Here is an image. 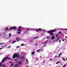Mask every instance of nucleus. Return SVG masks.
Returning <instances> with one entry per match:
<instances>
[{
    "instance_id": "1",
    "label": "nucleus",
    "mask_w": 67,
    "mask_h": 67,
    "mask_svg": "<svg viewBox=\"0 0 67 67\" xmlns=\"http://www.w3.org/2000/svg\"><path fill=\"white\" fill-rule=\"evenodd\" d=\"M19 54V53H16L14 54L13 58H15V57H16V58H17V57L19 58L20 57V55Z\"/></svg>"
},
{
    "instance_id": "2",
    "label": "nucleus",
    "mask_w": 67,
    "mask_h": 67,
    "mask_svg": "<svg viewBox=\"0 0 67 67\" xmlns=\"http://www.w3.org/2000/svg\"><path fill=\"white\" fill-rule=\"evenodd\" d=\"M55 31H56L55 29L50 30V33H49L50 34H51L52 35H54V34H53V33L52 32H55Z\"/></svg>"
},
{
    "instance_id": "3",
    "label": "nucleus",
    "mask_w": 67,
    "mask_h": 67,
    "mask_svg": "<svg viewBox=\"0 0 67 67\" xmlns=\"http://www.w3.org/2000/svg\"><path fill=\"white\" fill-rule=\"evenodd\" d=\"M16 30V27L14 26V27H12L10 28V30Z\"/></svg>"
},
{
    "instance_id": "4",
    "label": "nucleus",
    "mask_w": 67,
    "mask_h": 67,
    "mask_svg": "<svg viewBox=\"0 0 67 67\" xmlns=\"http://www.w3.org/2000/svg\"><path fill=\"white\" fill-rule=\"evenodd\" d=\"M42 30V29L41 28H39L38 29L36 30V31L37 32H38V31H41V30Z\"/></svg>"
},
{
    "instance_id": "5",
    "label": "nucleus",
    "mask_w": 67,
    "mask_h": 67,
    "mask_svg": "<svg viewBox=\"0 0 67 67\" xmlns=\"http://www.w3.org/2000/svg\"><path fill=\"white\" fill-rule=\"evenodd\" d=\"M5 30L6 31H7L8 30L9 31H11V30H10V28L9 29H8V27H6Z\"/></svg>"
},
{
    "instance_id": "6",
    "label": "nucleus",
    "mask_w": 67,
    "mask_h": 67,
    "mask_svg": "<svg viewBox=\"0 0 67 67\" xmlns=\"http://www.w3.org/2000/svg\"><path fill=\"white\" fill-rule=\"evenodd\" d=\"M18 31H21V30H20V29H21V26H19V28H18Z\"/></svg>"
},
{
    "instance_id": "7",
    "label": "nucleus",
    "mask_w": 67,
    "mask_h": 67,
    "mask_svg": "<svg viewBox=\"0 0 67 67\" xmlns=\"http://www.w3.org/2000/svg\"><path fill=\"white\" fill-rule=\"evenodd\" d=\"M8 57H7L5 58V59H11V58H8Z\"/></svg>"
},
{
    "instance_id": "8",
    "label": "nucleus",
    "mask_w": 67,
    "mask_h": 67,
    "mask_svg": "<svg viewBox=\"0 0 67 67\" xmlns=\"http://www.w3.org/2000/svg\"><path fill=\"white\" fill-rule=\"evenodd\" d=\"M55 38V37H54V36H52V37L51 38V39H54Z\"/></svg>"
},
{
    "instance_id": "9",
    "label": "nucleus",
    "mask_w": 67,
    "mask_h": 67,
    "mask_svg": "<svg viewBox=\"0 0 67 67\" xmlns=\"http://www.w3.org/2000/svg\"><path fill=\"white\" fill-rule=\"evenodd\" d=\"M19 66L18 64H16L14 66V67H18Z\"/></svg>"
},
{
    "instance_id": "10",
    "label": "nucleus",
    "mask_w": 67,
    "mask_h": 67,
    "mask_svg": "<svg viewBox=\"0 0 67 67\" xmlns=\"http://www.w3.org/2000/svg\"><path fill=\"white\" fill-rule=\"evenodd\" d=\"M1 66L2 67V66H3V67H6V66H5V65H4V64H2L1 65Z\"/></svg>"
},
{
    "instance_id": "11",
    "label": "nucleus",
    "mask_w": 67,
    "mask_h": 67,
    "mask_svg": "<svg viewBox=\"0 0 67 67\" xmlns=\"http://www.w3.org/2000/svg\"><path fill=\"white\" fill-rule=\"evenodd\" d=\"M5 61V59H3V60L1 61V62H4Z\"/></svg>"
},
{
    "instance_id": "12",
    "label": "nucleus",
    "mask_w": 67,
    "mask_h": 67,
    "mask_svg": "<svg viewBox=\"0 0 67 67\" xmlns=\"http://www.w3.org/2000/svg\"><path fill=\"white\" fill-rule=\"evenodd\" d=\"M19 39V37H17L16 38V40H17V41H19V40H18Z\"/></svg>"
},
{
    "instance_id": "13",
    "label": "nucleus",
    "mask_w": 67,
    "mask_h": 67,
    "mask_svg": "<svg viewBox=\"0 0 67 67\" xmlns=\"http://www.w3.org/2000/svg\"><path fill=\"white\" fill-rule=\"evenodd\" d=\"M35 53V52L34 51L32 52V55H34Z\"/></svg>"
},
{
    "instance_id": "14",
    "label": "nucleus",
    "mask_w": 67,
    "mask_h": 67,
    "mask_svg": "<svg viewBox=\"0 0 67 67\" xmlns=\"http://www.w3.org/2000/svg\"><path fill=\"white\" fill-rule=\"evenodd\" d=\"M18 64H22V63H21V61H20L19 62H18Z\"/></svg>"
},
{
    "instance_id": "15",
    "label": "nucleus",
    "mask_w": 67,
    "mask_h": 67,
    "mask_svg": "<svg viewBox=\"0 0 67 67\" xmlns=\"http://www.w3.org/2000/svg\"><path fill=\"white\" fill-rule=\"evenodd\" d=\"M62 59H63V60L65 61V58H62Z\"/></svg>"
},
{
    "instance_id": "16",
    "label": "nucleus",
    "mask_w": 67,
    "mask_h": 67,
    "mask_svg": "<svg viewBox=\"0 0 67 67\" xmlns=\"http://www.w3.org/2000/svg\"><path fill=\"white\" fill-rule=\"evenodd\" d=\"M46 43H47V42L46 41H45L43 43V44H46Z\"/></svg>"
},
{
    "instance_id": "17",
    "label": "nucleus",
    "mask_w": 67,
    "mask_h": 67,
    "mask_svg": "<svg viewBox=\"0 0 67 67\" xmlns=\"http://www.w3.org/2000/svg\"><path fill=\"white\" fill-rule=\"evenodd\" d=\"M61 54H62V53H60V54H59V56H58V57H59V56H60V55H61Z\"/></svg>"
},
{
    "instance_id": "18",
    "label": "nucleus",
    "mask_w": 67,
    "mask_h": 67,
    "mask_svg": "<svg viewBox=\"0 0 67 67\" xmlns=\"http://www.w3.org/2000/svg\"><path fill=\"white\" fill-rule=\"evenodd\" d=\"M11 36V34H9V37H10Z\"/></svg>"
},
{
    "instance_id": "19",
    "label": "nucleus",
    "mask_w": 67,
    "mask_h": 67,
    "mask_svg": "<svg viewBox=\"0 0 67 67\" xmlns=\"http://www.w3.org/2000/svg\"><path fill=\"white\" fill-rule=\"evenodd\" d=\"M30 29L29 28H28L27 29H26L27 31H29Z\"/></svg>"
},
{
    "instance_id": "20",
    "label": "nucleus",
    "mask_w": 67,
    "mask_h": 67,
    "mask_svg": "<svg viewBox=\"0 0 67 67\" xmlns=\"http://www.w3.org/2000/svg\"><path fill=\"white\" fill-rule=\"evenodd\" d=\"M38 37H39L38 36H37V37L34 38V39H36V38H38Z\"/></svg>"
},
{
    "instance_id": "21",
    "label": "nucleus",
    "mask_w": 67,
    "mask_h": 67,
    "mask_svg": "<svg viewBox=\"0 0 67 67\" xmlns=\"http://www.w3.org/2000/svg\"><path fill=\"white\" fill-rule=\"evenodd\" d=\"M59 33H62V32L61 31H59V32L58 33V34H59Z\"/></svg>"
},
{
    "instance_id": "22",
    "label": "nucleus",
    "mask_w": 67,
    "mask_h": 67,
    "mask_svg": "<svg viewBox=\"0 0 67 67\" xmlns=\"http://www.w3.org/2000/svg\"><path fill=\"white\" fill-rule=\"evenodd\" d=\"M29 41H30V42H33V41H32V40H30Z\"/></svg>"
},
{
    "instance_id": "23",
    "label": "nucleus",
    "mask_w": 67,
    "mask_h": 67,
    "mask_svg": "<svg viewBox=\"0 0 67 67\" xmlns=\"http://www.w3.org/2000/svg\"><path fill=\"white\" fill-rule=\"evenodd\" d=\"M15 42H16V41H13V42H12V43H15Z\"/></svg>"
},
{
    "instance_id": "24",
    "label": "nucleus",
    "mask_w": 67,
    "mask_h": 67,
    "mask_svg": "<svg viewBox=\"0 0 67 67\" xmlns=\"http://www.w3.org/2000/svg\"><path fill=\"white\" fill-rule=\"evenodd\" d=\"M59 63V62H57V63H56V64H58V63Z\"/></svg>"
},
{
    "instance_id": "25",
    "label": "nucleus",
    "mask_w": 67,
    "mask_h": 67,
    "mask_svg": "<svg viewBox=\"0 0 67 67\" xmlns=\"http://www.w3.org/2000/svg\"><path fill=\"white\" fill-rule=\"evenodd\" d=\"M60 37H58V39L57 40L58 41V40H59V38H60Z\"/></svg>"
},
{
    "instance_id": "26",
    "label": "nucleus",
    "mask_w": 67,
    "mask_h": 67,
    "mask_svg": "<svg viewBox=\"0 0 67 67\" xmlns=\"http://www.w3.org/2000/svg\"><path fill=\"white\" fill-rule=\"evenodd\" d=\"M40 49H39L38 50H37V52H38V51H40Z\"/></svg>"
},
{
    "instance_id": "27",
    "label": "nucleus",
    "mask_w": 67,
    "mask_h": 67,
    "mask_svg": "<svg viewBox=\"0 0 67 67\" xmlns=\"http://www.w3.org/2000/svg\"><path fill=\"white\" fill-rule=\"evenodd\" d=\"M58 36V35H55V36H56V37H57V36Z\"/></svg>"
},
{
    "instance_id": "28",
    "label": "nucleus",
    "mask_w": 67,
    "mask_h": 67,
    "mask_svg": "<svg viewBox=\"0 0 67 67\" xmlns=\"http://www.w3.org/2000/svg\"><path fill=\"white\" fill-rule=\"evenodd\" d=\"M4 47H3V48H0V50L1 49H2V48H3Z\"/></svg>"
},
{
    "instance_id": "29",
    "label": "nucleus",
    "mask_w": 67,
    "mask_h": 67,
    "mask_svg": "<svg viewBox=\"0 0 67 67\" xmlns=\"http://www.w3.org/2000/svg\"><path fill=\"white\" fill-rule=\"evenodd\" d=\"M22 58H23V57H22L21 58V59H22Z\"/></svg>"
},
{
    "instance_id": "30",
    "label": "nucleus",
    "mask_w": 67,
    "mask_h": 67,
    "mask_svg": "<svg viewBox=\"0 0 67 67\" xmlns=\"http://www.w3.org/2000/svg\"><path fill=\"white\" fill-rule=\"evenodd\" d=\"M13 64H12L10 65V66H13Z\"/></svg>"
},
{
    "instance_id": "31",
    "label": "nucleus",
    "mask_w": 67,
    "mask_h": 67,
    "mask_svg": "<svg viewBox=\"0 0 67 67\" xmlns=\"http://www.w3.org/2000/svg\"><path fill=\"white\" fill-rule=\"evenodd\" d=\"M47 39L49 38V37L48 36L47 37Z\"/></svg>"
},
{
    "instance_id": "32",
    "label": "nucleus",
    "mask_w": 67,
    "mask_h": 67,
    "mask_svg": "<svg viewBox=\"0 0 67 67\" xmlns=\"http://www.w3.org/2000/svg\"><path fill=\"white\" fill-rule=\"evenodd\" d=\"M4 44V43H0V44Z\"/></svg>"
},
{
    "instance_id": "33",
    "label": "nucleus",
    "mask_w": 67,
    "mask_h": 67,
    "mask_svg": "<svg viewBox=\"0 0 67 67\" xmlns=\"http://www.w3.org/2000/svg\"><path fill=\"white\" fill-rule=\"evenodd\" d=\"M49 60H53V59H50Z\"/></svg>"
},
{
    "instance_id": "34",
    "label": "nucleus",
    "mask_w": 67,
    "mask_h": 67,
    "mask_svg": "<svg viewBox=\"0 0 67 67\" xmlns=\"http://www.w3.org/2000/svg\"><path fill=\"white\" fill-rule=\"evenodd\" d=\"M47 33H50V32H49V31H47Z\"/></svg>"
},
{
    "instance_id": "35",
    "label": "nucleus",
    "mask_w": 67,
    "mask_h": 67,
    "mask_svg": "<svg viewBox=\"0 0 67 67\" xmlns=\"http://www.w3.org/2000/svg\"><path fill=\"white\" fill-rule=\"evenodd\" d=\"M21 46H23V45H24V44H23L21 45Z\"/></svg>"
},
{
    "instance_id": "36",
    "label": "nucleus",
    "mask_w": 67,
    "mask_h": 67,
    "mask_svg": "<svg viewBox=\"0 0 67 67\" xmlns=\"http://www.w3.org/2000/svg\"><path fill=\"white\" fill-rule=\"evenodd\" d=\"M18 34H20V32H18Z\"/></svg>"
},
{
    "instance_id": "37",
    "label": "nucleus",
    "mask_w": 67,
    "mask_h": 67,
    "mask_svg": "<svg viewBox=\"0 0 67 67\" xmlns=\"http://www.w3.org/2000/svg\"><path fill=\"white\" fill-rule=\"evenodd\" d=\"M26 60L27 62V63H28V60H27V59H26Z\"/></svg>"
},
{
    "instance_id": "38",
    "label": "nucleus",
    "mask_w": 67,
    "mask_h": 67,
    "mask_svg": "<svg viewBox=\"0 0 67 67\" xmlns=\"http://www.w3.org/2000/svg\"><path fill=\"white\" fill-rule=\"evenodd\" d=\"M11 47V46H10L8 47V48H9Z\"/></svg>"
},
{
    "instance_id": "39",
    "label": "nucleus",
    "mask_w": 67,
    "mask_h": 67,
    "mask_svg": "<svg viewBox=\"0 0 67 67\" xmlns=\"http://www.w3.org/2000/svg\"><path fill=\"white\" fill-rule=\"evenodd\" d=\"M65 65H64V66H63V67H65Z\"/></svg>"
},
{
    "instance_id": "40",
    "label": "nucleus",
    "mask_w": 67,
    "mask_h": 67,
    "mask_svg": "<svg viewBox=\"0 0 67 67\" xmlns=\"http://www.w3.org/2000/svg\"><path fill=\"white\" fill-rule=\"evenodd\" d=\"M59 42H60H60H61V41L60 40H59Z\"/></svg>"
},
{
    "instance_id": "41",
    "label": "nucleus",
    "mask_w": 67,
    "mask_h": 67,
    "mask_svg": "<svg viewBox=\"0 0 67 67\" xmlns=\"http://www.w3.org/2000/svg\"><path fill=\"white\" fill-rule=\"evenodd\" d=\"M19 47V46H18L17 47V48H18V47Z\"/></svg>"
},
{
    "instance_id": "42",
    "label": "nucleus",
    "mask_w": 67,
    "mask_h": 67,
    "mask_svg": "<svg viewBox=\"0 0 67 67\" xmlns=\"http://www.w3.org/2000/svg\"><path fill=\"white\" fill-rule=\"evenodd\" d=\"M46 46V45L44 46V47H45Z\"/></svg>"
},
{
    "instance_id": "43",
    "label": "nucleus",
    "mask_w": 67,
    "mask_h": 67,
    "mask_svg": "<svg viewBox=\"0 0 67 67\" xmlns=\"http://www.w3.org/2000/svg\"><path fill=\"white\" fill-rule=\"evenodd\" d=\"M64 39H63V40H62V41H64Z\"/></svg>"
},
{
    "instance_id": "44",
    "label": "nucleus",
    "mask_w": 67,
    "mask_h": 67,
    "mask_svg": "<svg viewBox=\"0 0 67 67\" xmlns=\"http://www.w3.org/2000/svg\"><path fill=\"white\" fill-rule=\"evenodd\" d=\"M57 57V55H55V57Z\"/></svg>"
},
{
    "instance_id": "45",
    "label": "nucleus",
    "mask_w": 67,
    "mask_h": 67,
    "mask_svg": "<svg viewBox=\"0 0 67 67\" xmlns=\"http://www.w3.org/2000/svg\"><path fill=\"white\" fill-rule=\"evenodd\" d=\"M15 61H16V60H17V59H15Z\"/></svg>"
},
{
    "instance_id": "46",
    "label": "nucleus",
    "mask_w": 67,
    "mask_h": 67,
    "mask_svg": "<svg viewBox=\"0 0 67 67\" xmlns=\"http://www.w3.org/2000/svg\"><path fill=\"white\" fill-rule=\"evenodd\" d=\"M1 62H0V65H1Z\"/></svg>"
},
{
    "instance_id": "47",
    "label": "nucleus",
    "mask_w": 67,
    "mask_h": 67,
    "mask_svg": "<svg viewBox=\"0 0 67 67\" xmlns=\"http://www.w3.org/2000/svg\"><path fill=\"white\" fill-rule=\"evenodd\" d=\"M1 47H3V46H2Z\"/></svg>"
},
{
    "instance_id": "48",
    "label": "nucleus",
    "mask_w": 67,
    "mask_h": 67,
    "mask_svg": "<svg viewBox=\"0 0 67 67\" xmlns=\"http://www.w3.org/2000/svg\"><path fill=\"white\" fill-rule=\"evenodd\" d=\"M10 63H12V62H10Z\"/></svg>"
},
{
    "instance_id": "49",
    "label": "nucleus",
    "mask_w": 67,
    "mask_h": 67,
    "mask_svg": "<svg viewBox=\"0 0 67 67\" xmlns=\"http://www.w3.org/2000/svg\"><path fill=\"white\" fill-rule=\"evenodd\" d=\"M5 34H6V32H5Z\"/></svg>"
},
{
    "instance_id": "50",
    "label": "nucleus",
    "mask_w": 67,
    "mask_h": 67,
    "mask_svg": "<svg viewBox=\"0 0 67 67\" xmlns=\"http://www.w3.org/2000/svg\"><path fill=\"white\" fill-rule=\"evenodd\" d=\"M28 67V66H26V67Z\"/></svg>"
},
{
    "instance_id": "51",
    "label": "nucleus",
    "mask_w": 67,
    "mask_h": 67,
    "mask_svg": "<svg viewBox=\"0 0 67 67\" xmlns=\"http://www.w3.org/2000/svg\"><path fill=\"white\" fill-rule=\"evenodd\" d=\"M66 60H67V57L66 58Z\"/></svg>"
},
{
    "instance_id": "52",
    "label": "nucleus",
    "mask_w": 67,
    "mask_h": 67,
    "mask_svg": "<svg viewBox=\"0 0 67 67\" xmlns=\"http://www.w3.org/2000/svg\"><path fill=\"white\" fill-rule=\"evenodd\" d=\"M41 51H42V50H41Z\"/></svg>"
}]
</instances>
